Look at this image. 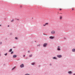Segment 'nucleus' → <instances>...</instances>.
<instances>
[{
	"instance_id": "obj_1",
	"label": "nucleus",
	"mask_w": 75,
	"mask_h": 75,
	"mask_svg": "<svg viewBox=\"0 0 75 75\" xmlns=\"http://www.w3.org/2000/svg\"><path fill=\"white\" fill-rule=\"evenodd\" d=\"M47 43H45L43 44V47L45 48V47H47Z\"/></svg>"
},
{
	"instance_id": "obj_2",
	"label": "nucleus",
	"mask_w": 75,
	"mask_h": 75,
	"mask_svg": "<svg viewBox=\"0 0 75 75\" xmlns=\"http://www.w3.org/2000/svg\"><path fill=\"white\" fill-rule=\"evenodd\" d=\"M54 37H55V36H51L49 38L50 39H52V40H53V39L54 38Z\"/></svg>"
},
{
	"instance_id": "obj_3",
	"label": "nucleus",
	"mask_w": 75,
	"mask_h": 75,
	"mask_svg": "<svg viewBox=\"0 0 75 75\" xmlns=\"http://www.w3.org/2000/svg\"><path fill=\"white\" fill-rule=\"evenodd\" d=\"M20 67L21 68H23V67H24V64H21L20 66Z\"/></svg>"
},
{
	"instance_id": "obj_4",
	"label": "nucleus",
	"mask_w": 75,
	"mask_h": 75,
	"mask_svg": "<svg viewBox=\"0 0 75 75\" xmlns=\"http://www.w3.org/2000/svg\"><path fill=\"white\" fill-rule=\"evenodd\" d=\"M57 57H58V58H61V57H62V55H57Z\"/></svg>"
},
{
	"instance_id": "obj_5",
	"label": "nucleus",
	"mask_w": 75,
	"mask_h": 75,
	"mask_svg": "<svg viewBox=\"0 0 75 75\" xmlns=\"http://www.w3.org/2000/svg\"><path fill=\"white\" fill-rule=\"evenodd\" d=\"M13 58H16V57H17V55L14 54L13 56Z\"/></svg>"
},
{
	"instance_id": "obj_6",
	"label": "nucleus",
	"mask_w": 75,
	"mask_h": 75,
	"mask_svg": "<svg viewBox=\"0 0 75 75\" xmlns=\"http://www.w3.org/2000/svg\"><path fill=\"white\" fill-rule=\"evenodd\" d=\"M51 33L52 34H55V31H51Z\"/></svg>"
},
{
	"instance_id": "obj_7",
	"label": "nucleus",
	"mask_w": 75,
	"mask_h": 75,
	"mask_svg": "<svg viewBox=\"0 0 75 75\" xmlns=\"http://www.w3.org/2000/svg\"><path fill=\"white\" fill-rule=\"evenodd\" d=\"M68 73L69 74H72V71H69L68 72Z\"/></svg>"
},
{
	"instance_id": "obj_8",
	"label": "nucleus",
	"mask_w": 75,
	"mask_h": 75,
	"mask_svg": "<svg viewBox=\"0 0 75 75\" xmlns=\"http://www.w3.org/2000/svg\"><path fill=\"white\" fill-rule=\"evenodd\" d=\"M53 59H57V58L56 57H54L52 58Z\"/></svg>"
},
{
	"instance_id": "obj_9",
	"label": "nucleus",
	"mask_w": 75,
	"mask_h": 75,
	"mask_svg": "<svg viewBox=\"0 0 75 75\" xmlns=\"http://www.w3.org/2000/svg\"><path fill=\"white\" fill-rule=\"evenodd\" d=\"M72 52H75V49H73L72 50Z\"/></svg>"
},
{
	"instance_id": "obj_10",
	"label": "nucleus",
	"mask_w": 75,
	"mask_h": 75,
	"mask_svg": "<svg viewBox=\"0 0 75 75\" xmlns=\"http://www.w3.org/2000/svg\"><path fill=\"white\" fill-rule=\"evenodd\" d=\"M12 49H11L9 50L8 52H11V51H12Z\"/></svg>"
},
{
	"instance_id": "obj_11",
	"label": "nucleus",
	"mask_w": 75,
	"mask_h": 75,
	"mask_svg": "<svg viewBox=\"0 0 75 75\" xmlns=\"http://www.w3.org/2000/svg\"><path fill=\"white\" fill-rule=\"evenodd\" d=\"M48 24V23H45V24L43 25V26H45V25H47Z\"/></svg>"
},
{
	"instance_id": "obj_12",
	"label": "nucleus",
	"mask_w": 75,
	"mask_h": 75,
	"mask_svg": "<svg viewBox=\"0 0 75 75\" xmlns=\"http://www.w3.org/2000/svg\"><path fill=\"white\" fill-rule=\"evenodd\" d=\"M32 56H33V54H31L30 55H29V57H32Z\"/></svg>"
},
{
	"instance_id": "obj_13",
	"label": "nucleus",
	"mask_w": 75,
	"mask_h": 75,
	"mask_svg": "<svg viewBox=\"0 0 75 75\" xmlns=\"http://www.w3.org/2000/svg\"><path fill=\"white\" fill-rule=\"evenodd\" d=\"M34 64H35V63L34 62L32 63H31V65H34Z\"/></svg>"
},
{
	"instance_id": "obj_14",
	"label": "nucleus",
	"mask_w": 75,
	"mask_h": 75,
	"mask_svg": "<svg viewBox=\"0 0 75 75\" xmlns=\"http://www.w3.org/2000/svg\"><path fill=\"white\" fill-rule=\"evenodd\" d=\"M16 68V67H14L12 69V70H14V69H15Z\"/></svg>"
},
{
	"instance_id": "obj_15",
	"label": "nucleus",
	"mask_w": 75,
	"mask_h": 75,
	"mask_svg": "<svg viewBox=\"0 0 75 75\" xmlns=\"http://www.w3.org/2000/svg\"><path fill=\"white\" fill-rule=\"evenodd\" d=\"M57 50H58V51H60V50H61V49H60V48H57Z\"/></svg>"
},
{
	"instance_id": "obj_16",
	"label": "nucleus",
	"mask_w": 75,
	"mask_h": 75,
	"mask_svg": "<svg viewBox=\"0 0 75 75\" xmlns=\"http://www.w3.org/2000/svg\"><path fill=\"white\" fill-rule=\"evenodd\" d=\"M13 53H14V52H13V51H12V52H11V54H13Z\"/></svg>"
},
{
	"instance_id": "obj_17",
	"label": "nucleus",
	"mask_w": 75,
	"mask_h": 75,
	"mask_svg": "<svg viewBox=\"0 0 75 75\" xmlns=\"http://www.w3.org/2000/svg\"><path fill=\"white\" fill-rule=\"evenodd\" d=\"M62 16H60V19L61 20V19H62Z\"/></svg>"
},
{
	"instance_id": "obj_18",
	"label": "nucleus",
	"mask_w": 75,
	"mask_h": 75,
	"mask_svg": "<svg viewBox=\"0 0 75 75\" xmlns=\"http://www.w3.org/2000/svg\"><path fill=\"white\" fill-rule=\"evenodd\" d=\"M4 55H5V56H6V55H7V53H6V54H4Z\"/></svg>"
},
{
	"instance_id": "obj_19",
	"label": "nucleus",
	"mask_w": 75,
	"mask_h": 75,
	"mask_svg": "<svg viewBox=\"0 0 75 75\" xmlns=\"http://www.w3.org/2000/svg\"><path fill=\"white\" fill-rule=\"evenodd\" d=\"M9 34L10 35H11L12 34V33H9Z\"/></svg>"
},
{
	"instance_id": "obj_20",
	"label": "nucleus",
	"mask_w": 75,
	"mask_h": 75,
	"mask_svg": "<svg viewBox=\"0 0 75 75\" xmlns=\"http://www.w3.org/2000/svg\"><path fill=\"white\" fill-rule=\"evenodd\" d=\"M14 21V19H13L12 21H11V22H13V21Z\"/></svg>"
},
{
	"instance_id": "obj_21",
	"label": "nucleus",
	"mask_w": 75,
	"mask_h": 75,
	"mask_svg": "<svg viewBox=\"0 0 75 75\" xmlns=\"http://www.w3.org/2000/svg\"><path fill=\"white\" fill-rule=\"evenodd\" d=\"M15 39H16V40H18V38H17L16 37L15 38Z\"/></svg>"
},
{
	"instance_id": "obj_22",
	"label": "nucleus",
	"mask_w": 75,
	"mask_h": 75,
	"mask_svg": "<svg viewBox=\"0 0 75 75\" xmlns=\"http://www.w3.org/2000/svg\"><path fill=\"white\" fill-rule=\"evenodd\" d=\"M25 75H30V74H25Z\"/></svg>"
},
{
	"instance_id": "obj_23",
	"label": "nucleus",
	"mask_w": 75,
	"mask_h": 75,
	"mask_svg": "<svg viewBox=\"0 0 75 75\" xmlns=\"http://www.w3.org/2000/svg\"><path fill=\"white\" fill-rule=\"evenodd\" d=\"M2 44V42H0V44Z\"/></svg>"
},
{
	"instance_id": "obj_24",
	"label": "nucleus",
	"mask_w": 75,
	"mask_h": 75,
	"mask_svg": "<svg viewBox=\"0 0 75 75\" xmlns=\"http://www.w3.org/2000/svg\"><path fill=\"white\" fill-rule=\"evenodd\" d=\"M49 65L50 66H51V63H50V64Z\"/></svg>"
},
{
	"instance_id": "obj_25",
	"label": "nucleus",
	"mask_w": 75,
	"mask_h": 75,
	"mask_svg": "<svg viewBox=\"0 0 75 75\" xmlns=\"http://www.w3.org/2000/svg\"><path fill=\"white\" fill-rule=\"evenodd\" d=\"M25 55H24L23 56V57H25Z\"/></svg>"
},
{
	"instance_id": "obj_26",
	"label": "nucleus",
	"mask_w": 75,
	"mask_h": 75,
	"mask_svg": "<svg viewBox=\"0 0 75 75\" xmlns=\"http://www.w3.org/2000/svg\"><path fill=\"white\" fill-rule=\"evenodd\" d=\"M17 20H18V21H19V19H18Z\"/></svg>"
},
{
	"instance_id": "obj_27",
	"label": "nucleus",
	"mask_w": 75,
	"mask_h": 75,
	"mask_svg": "<svg viewBox=\"0 0 75 75\" xmlns=\"http://www.w3.org/2000/svg\"><path fill=\"white\" fill-rule=\"evenodd\" d=\"M38 67H39V68L40 67V65H39L38 66Z\"/></svg>"
},
{
	"instance_id": "obj_28",
	"label": "nucleus",
	"mask_w": 75,
	"mask_h": 75,
	"mask_svg": "<svg viewBox=\"0 0 75 75\" xmlns=\"http://www.w3.org/2000/svg\"><path fill=\"white\" fill-rule=\"evenodd\" d=\"M40 45H38V46H40Z\"/></svg>"
},
{
	"instance_id": "obj_29",
	"label": "nucleus",
	"mask_w": 75,
	"mask_h": 75,
	"mask_svg": "<svg viewBox=\"0 0 75 75\" xmlns=\"http://www.w3.org/2000/svg\"><path fill=\"white\" fill-rule=\"evenodd\" d=\"M59 10H62V9H59Z\"/></svg>"
},
{
	"instance_id": "obj_30",
	"label": "nucleus",
	"mask_w": 75,
	"mask_h": 75,
	"mask_svg": "<svg viewBox=\"0 0 75 75\" xmlns=\"http://www.w3.org/2000/svg\"><path fill=\"white\" fill-rule=\"evenodd\" d=\"M14 20H17V18H15V19H14Z\"/></svg>"
},
{
	"instance_id": "obj_31",
	"label": "nucleus",
	"mask_w": 75,
	"mask_h": 75,
	"mask_svg": "<svg viewBox=\"0 0 75 75\" xmlns=\"http://www.w3.org/2000/svg\"><path fill=\"white\" fill-rule=\"evenodd\" d=\"M13 48H16V47H13Z\"/></svg>"
},
{
	"instance_id": "obj_32",
	"label": "nucleus",
	"mask_w": 75,
	"mask_h": 75,
	"mask_svg": "<svg viewBox=\"0 0 75 75\" xmlns=\"http://www.w3.org/2000/svg\"><path fill=\"white\" fill-rule=\"evenodd\" d=\"M9 26H10V25H8V27H9Z\"/></svg>"
},
{
	"instance_id": "obj_33",
	"label": "nucleus",
	"mask_w": 75,
	"mask_h": 75,
	"mask_svg": "<svg viewBox=\"0 0 75 75\" xmlns=\"http://www.w3.org/2000/svg\"><path fill=\"white\" fill-rule=\"evenodd\" d=\"M28 52H30V51H28Z\"/></svg>"
},
{
	"instance_id": "obj_34",
	"label": "nucleus",
	"mask_w": 75,
	"mask_h": 75,
	"mask_svg": "<svg viewBox=\"0 0 75 75\" xmlns=\"http://www.w3.org/2000/svg\"><path fill=\"white\" fill-rule=\"evenodd\" d=\"M72 10H74V8H72Z\"/></svg>"
},
{
	"instance_id": "obj_35",
	"label": "nucleus",
	"mask_w": 75,
	"mask_h": 75,
	"mask_svg": "<svg viewBox=\"0 0 75 75\" xmlns=\"http://www.w3.org/2000/svg\"><path fill=\"white\" fill-rule=\"evenodd\" d=\"M64 39H65V40L66 39V38H64Z\"/></svg>"
},
{
	"instance_id": "obj_36",
	"label": "nucleus",
	"mask_w": 75,
	"mask_h": 75,
	"mask_svg": "<svg viewBox=\"0 0 75 75\" xmlns=\"http://www.w3.org/2000/svg\"><path fill=\"white\" fill-rule=\"evenodd\" d=\"M1 26V25H0V27Z\"/></svg>"
},
{
	"instance_id": "obj_37",
	"label": "nucleus",
	"mask_w": 75,
	"mask_h": 75,
	"mask_svg": "<svg viewBox=\"0 0 75 75\" xmlns=\"http://www.w3.org/2000/svg\"><path fill=\"white\" fill-rule=\"evenodd\" d=\"M73 75H75V74H73Z\"/></svg>"
},
{
	"instance_id": "obj_38",
	"label": "nucleus",
	"mask_w": 75,
	"mask_h": 75,
	"mask_svg": "<svg viewBox=\"0 0 75 75\" xmlns=\"http://www.w3.org/2000/svg\"><path fill=\"white\" fill-rule=\"evenodd\" d=\"M20 7H21V6Z\"/></svg>"
},
{
	"instance_id": "obj_39",
	"label": "nucleus",
	"mask_w": 75,
	"mask_h": 75,
	"mask_svg": "<svg viewBox=\"0 0 75 75\" xmlns=\"http://www.w3.org/2000/svg\"><path fill=\"white\" fill-rule=\"evenodd\" d=\"M35 42H36V41H35Z\"/></svg>"
},
{
	"instance_id": "obj_40",
	"label": "nucleus",
	"mask_w": 75,
	"mask_h": 75,
	"mask_svg": "<svg viewBox=\"0 0 75 75\" xmlns=\"http://www.w3.org/2000/svg\"><path fill=\"white\" fill-rule=\"evenodd\" d=\"M0 55H1L0 54Z\"/></svg>"
},
{
	"instance_id": "obj_41",
	"label": "nucleus",
	"mask_w": 75,
	"mask_h": 75,
	"mask_svg": "<svg viewBox=\"0 0 75 75\" xmlns=\"http://www.w3.org/2000/svg\"><path fill=\"white\" fill-rule=\"evenodd\" d=\"M75 68V67H74Z\"/></svg>"
}]
</instances>
